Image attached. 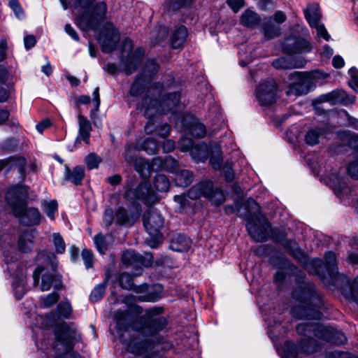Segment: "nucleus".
<instances>
[{"label":"nucleus","mask_w":358,"mask_h":358,"mask_svg":"<svg viewBox=\"0 0 358 358\" xmlns=\"http://www.w3.org/2000/svg\"><path fill=\"white\" fill-rule=\"evenodd\" d=\"M28 196L27 188L22 185L10 187L6 194V202L8 209L20 222L25 225L39 223L41 214L36 208H27L25 200Z\"/></svg>","instance_id":"f257e3e1"},{"label":"nucleus","mask_w":358,"mask_h":358,"mask_svg":"<svg viewBox=\"0 0 358 358\" xmlns=\"http://www.w3.org/2000/svg\"><path fill=\"white\" fill-rule=\"evenodd\" d=\"M106 11L104 2L94 3V0H78L73 10L76 23L83 31L96 30L104 20Z\"/></svg>","instance_id":"f03ea898"},{"label":"nucleus","mask_w":358,"mask_h":358,"mask_svg":"<svg viewBox=\"0 0 358 358\" xmlns=\"http://www.w3.org/2000/svg\"><path fill=\"white\" fill-rule=\"evenodd\" d=\"M179 108H180V94L175 92L169 94L160 104L156 99L148 97L146 94L137 104L136 109L139 113L149 120L145 126V131L147 134H150L153 131V123L151 120L152 117L157 114L165 113L169 111L175 113Z\"/></svg>","instance_id":"7ed1b4c3"},{"label":"nucleus","mask_w":358,"mask_h":358,"mask_svg":"<svg viewBox=\"0 0 358 358\" xmlns=\"http://www.w3.org/2000/svg\"><path fill=\"white\" fill-rule=\"evenodd\" d=\"M293 296L301 303L291 310L294 317L306 320H319L322 317L318 308L322 306V300L313 289L300 288L295 290Z\"/></svg>","instance_id":"20e7f679"},{"label":"nucleus","mask_w":358,"mask_h":358,"mask_svg":"<svg viewBox=\"0 0 358 358\" xmlns=\"http://www.w3.org/2000/svg\"><path fill=\"white\" fill-rule=\"evenodd\" d=\"M36 260L38 263H44V266H38L36 268L33 274L34 285L38 283L40 276L41 275V291L49 290L52 286L58 287L61 284V277L55 273L57 260L55 255L46 251H42L38 254Z\"/></svg>","instance_id":"39448f33"},{"label":"nucleus","mask_w":358,"mask_h":358,"mask_svg":"<svg viewBox=\"0 0 358 358\" xmlns=\"http://www.w3.org/2000/svg\"><path fill=\"white\" fill-rule=\"evenodd\" d=\"M247 210L248 218L246 227L250 236L256 241L264 242L267 240L270 232L275 237L274 231L271 230L268 222L259 213V207L257 202L250 199L248 201Z\"/></svg>","instance_id":"423d86ee"},{"label":"nucleus","mask_w":358,"mask_h":358,"mask_svg":"<svg viewBox=\"0 0 358 358\" xmlns=\"http://www.w3.org/2000/svg\"><path fill=\"white\" fill-rule=\"evenodd\" d=\"M55 348L62 354L57 358H82L80 355L72 350L74 343L80 339V334L74 327L62 324L56 332Z\"/></svg>","instance_id":"0eeeda50"},{"label":"nucleus","mask_w":358,"mask_h":358,"mask_svg":"<svg viewBox=\"0 0 358 358\" xmlns=\"http://www.w3.org/2000/svg\"><path fill=\"white\" fill-rule=\"evenodd\" d=\"M318 71L311 72H294L289 75L291 81L286 92L288 96H300L310 92L313 87L314 79L319 76Z\"/></svg>","instance_id":"6e6552de"},{"label":"nucleus","mask_w":358,"mask_h":358,"mask_svg":"<svg viewBox=\"0 0 358 358\" xmlns=\"http://www.w3.org/2000/svg\"><path fill=\"white\" fill-rule=\"evenodd\" d=\"M187 196L191 199L203 196L215 206H220L225 201L224 192L219 188H213V182L210 180L202 181L193 186L189 190Z\"/></svg>","instance_id":"1a4fd4ad"},{"label":"nucleus","mask_w":358,"mask_h":358,"mask_svg":"<svg viewBox=\"0 0 358 358\" xmlns=\"http://www.w3.org/2000/svg\"><path fill=\"white\" fill-rule=\"evenodd\" d=\"M120 40L118 31L112 24H106L99 34L98 41L104 52H110L116 47Z\"/></svg>","instance_id":"9d476101"},{"label":"nucleus","mask_w":358,"mask_h":358,"mask_svg":"<svg viewBox=\"0 0 358 358\" xmlns=\"http://www.w3.org/2000/svg\"><path fill=\"white\" fill-rule=\"evenodd\" d=\"M277 86L273 80H268L260 84L256 92V96L261 105L268 106L276 100Z\"/></svg>","instance_id":"9b49d317"},{"label":"nucleus","mask_w":358,"mask_h":358,"mask_svg":"<svg viewBox=\"0 0 358 358\" xmlns=\"http://www.w3.org/2000/svg\"><path fill=\"white\" fill-rule=\"evenodd\" d=\"M125 198L127 199H142L145 203H154L157 200L155 194L150 189L146 182L141 183L136 189H129L125 192Z\"/></svg>","instance_id":"f8f14e48"},{"label":"nucleus","mask_w":358,"mask_h":358,"mask_svg":"<svg viewBox=\"0 0 358 358\" xmlns=\"http://www.w3.org/2000/svg\"><path fill=\"white\" fill-rule=\"evenodd\" d=\"M164 219L156 210H150L143 215V224L150 235L157 234L164 225Z\"/></svg>","instance_id":"ddd939ff"},{"label":"nucleus","mask_w":358,"mask_h":358,"mask_svg":"<svg viewBox=\"0 0 358 358\" xmlns=\"http://www.w3.org/2000/svg\"><path fill=\"white\" fill-rule=\"evenodd\" d=\"M309 344L310 342H307L306 343H300V345L297 346L290 342H286L280 348H277V351L282 358H296L297 355L300 352H311L308 348Z\"/></svg>","instance_id":"4468645a"},{"label":"nucleus","mask_w":358,"mask_h":358,"mask_svg":"<svg viewBox=\"0 0 358 358\" xmlns=\"http://www.w3.org/2000/svg\"><path fill=\"white\" fill-rule=\"evenodd\" d=\"M315 334L336 345L343 344L346 341V337L343 333L326 327H318Z\"/></svg>","instance_id":"2eb2a0df"},{"label":"nucleus","mask_w":358,"mask_h":358,"mask_svg":"<svg viewBox=\"0 0 358 358\" xmlns=\"http://www.w3.org/2000/svg\"><path fill=\"white\" fill-rule=\"evenodd\" d=\"M324 101H329L331 104L342 103L348 105L355 101V97L353 95L348 94L345 91L338 90L324 95L322 97Z\"/></svg>","instance_id":"dca6fc26"},{"label":"nucleus","mask_w":358,"mask_h":358,"mask_svg":"<svg viewBox=\"0 0 358 358\" xmlns=\"http://www.w3.org/2000/svg\"><path fill=\"white\" fill-rule=\"evenodd\" d=\"M181 150L189 151L192 157L196 161H203L206 158V145H197L194 146L191 140L181 139Z\"/></svg>","instance_id":"f3484780"},{"label":"nucleus","mask_w":358,"mask_h":358,"mask_svg":"<svg viewBox=\"0 0 358 358\" xmlns=\"http://www.w3.org/2000/svg\"><path fill=\"white\" fill-rule=\"evenodd\" d=\"M272 65L276 69H290L295 68H302L305 65V62L296 60L292 57H283L278 58L273 61Z\"/></svg>","instance_id":"a211bd4d"},{"label":"nucleus","mask_w":358,"mask_h":358,"mask_svg":"<svg viewBox=\"0 0 358 358\" xmlns=\"http://www.w3.org/2000/svg\"><path fill=\"white\" fill-rule=\"evenodd\" d=\"M140 216V210L136 208V212L128 214L122 208H118L115 213V220L119 224L132 225Z\"/></svg>","instance_id":"6ab92c4d"},{"label":"nucleus","mask_w":358,"mask_h":358,"mask_svg":"<svg viewBox=\"0 0 358 358\" xmlns=\"http://www.w3.org/2000/svg\"><path fill=\"white\" fill-rule=\"evenodd\" d=\"M79 133L76 138V142L83 141L86 144L90 143V131L92 126L88 120L83 115H78Z\"/></svg>","instance_id":"aec40b11"},{"label":"nucleus","mask_w":358,"mask_h":358,"mask_svg":"<svg viewBox=\"0 0 358 358\" xmlns=\"http://www.w3.org/2000/svg\"><path fill=\"white\" fill-rule=\"evenodd\" d=\"M304 15L310 26H315L317 23L320 22L322 13L319 4L317 3H310L304 9Z\"/></svg>","instance_id":"412c9836"},{"label":"nucleus","mask_w":358,"mask_h":358,"mask_svg":"<svg viewBox=\"0 0 358 358\" xmlns=\"http://www.w3.org/2000/svg\"><path fill=\"white\" fill-rule=\"evenodd\" d=\"M192 245V241L184 235L178 234L174 236L170 244L171 250L176 252H187Z\"/></svg>","instance_id":"4be33fe9"},{"label":"nucleus","mask_w":358,"mask_h":358,"mask_svg":"<svg viewBox=\"0 0 358 358\" xmlns=\"http://www.w3.org/2000/svg\"><path fill=\"white\" fill-rule=\"evenodd\" d=\"M34 231H26L21 234L18 241V248L22 252H29L33 247Z\"/></svg>","instance_id":"5701e85b"},{"label":"nucleus","mask_w":358,"mask_h":358,"mask_svg":"<svg viewBox=\"0 0 358 358\" xmlns=\"http://www.w3.org/2000/svg\"><path fill=\"white\" fill-rule=\"evenodd\" d=\"M187 36V30L184 26L178 27L171 36V45L173 48H180L182 46Z\"/></svg>","instance_id":"b1692460"},{"label":"nucleus","mask_w":358,"mask_h":358,"mask_svg":"<svg viewBox=\"0 0 358 358\" xmlns=\"http://www.w3.org/2000/svg\"><path fill=\"white\" fill-rule=\"evenodd\" d=\"M120 284L123 289H134L136 292H141L147 289V285H141L136 287L133 284V275L127 273H122L120 275Z\"/></svg>","instance_id":"393cba45"},{"label":"nucleus","mask_w":358,"mask_h":358,"mask_svg":"<svg viewBox=\"0 0 358 358\" xmlns=\"http://www.w3.org/2000/svg\"><path fill=\"white\" fill-rule=\"evenodd\" d=\"M324 264L328 275L331 278H332L338 272L336 255L332 252H327L324 256Z\"/></svg>","instance_id":"a878e982"},{"label":"nucleus","mask_w":358,"mask_h":358,"mask_svg":"<svg viewBox=\"0 0 358 358\" xmlns=\"http://www.w3.org/2000/svg\"><path fill=\"white\" fill-rule=\"evenodd\" d=\"M240 20L244 26L253 27L258 24L260 17L255 12L248 9L243 13Z\"/></svg>","instance_id":"bb28decb"},{"label":"nucleus","mask_w":358,"mask_h":358,"mask_svg":"<svg viewBox=\"0 0 358 358\" xmlns=\"http://www.w3.org/2000/svg\"><path fill=\"white\" fill-rule=\"evenodd\" d=\"M85 176V170L82 166H76L72 171L66 169V178L68 180L73 182L76 185L81 183Z\"/></svg>","instance_id":"cd10ccee"},{"label":"nucleus","mask_w":358,"mask_h":358,"mask_svg":"<svg viewBox=\"0 0 358 358\" xmlns=\"http://www.w3.org/2000/svg\"><path fill=\"white\" fill-rule=\"evenodd\" d=\"M174 180L176 185L186 187L193 180L192 174L187 170H181L175 174Z\"/></svg>","instance_id":"c85d7f7f"},{"label":"nucleus","mask_w":358,"mask_h":358,"mask_svg":"<svg viewBox=\"0 0 358 358\" xmlns=\"http://www.w3.org/2000/svg\"><path fill=\"white\" fill-rule=\"evenodd\" d=\"M110 237L103 236L101 233L96 234L94 238L96 248L101 254H105L109 245Z\"/></svg>","instance_id":"c756f323"},{"label":"nucleus","mask_w":358,"mask_h":358,"mask_svg":"<svg viewBox=\"0 0 358 358\" xmlns=\"http://www.w3.org/2000/svg\"><path fill=\"white\" fill-rule=\"evenodd\" d=\"M154 186L157 191L166 192L170 188V182L164 175L159 174L155 178Z\"/></svg>","instance_id":"7c9ffc66"},{"label":"nucleus","mask_w":358,"mask_h":358,"mask_svg":"<svg viewBox=\"0 0 358 358\" xmlns=\"http://www.w3.org/2000/svg\"><path fill=\"white\" fill-rule=\"evenodd\" d=\"M166 325V320L163 317H157L152 320L146 328H149L152 334L160 331Z\"/></svg>","instance_id":"2f4dec72"},{"label":"nucleus","mask_w":358,"mask_h":358,"mask_svg":"<svg viewBox=\"0 0 358 358\" xmlns=\"http://www.w3.org/2000/svg\"><path fill=\"white\" fill-rule=\"evenodd\" d=\"M51 241L53 244L56 252L59 254H62L65 252L66 244L63 238L59 234L54 233L52 235Z\"/></svg>","instance_id":"473e14b6"},{"label":"nucleus","mask_w":358,"mask_h":358,"mask_svg":"<svg viewBox=\"0 0 358 358\" xmlns=\"http://www.w3.org/2000/svg\"><path fill=\"white\" fill-rule=\"evenodd\" d=\"M57 206L58 205L56 200H51L50 201H45L42 203V208L43 211L51 220L55 219V213L57 210Z\"/></svg>","instance_id":"72a5a7b5"},{"label":"nucleus","mask_w":358,"mask_h":358,"mask_svg":"<svg viewBox=\"0 0 358 358\" xmlns=\"http://www.w3.org/2000/svg\"><path fill=\"white\" fill-rule=\"evenodd\" d=\"M158 148V143L152 138H148L141 145V149L145 150L148 155L155 154Z\"/></svg>","instance_id":"f704fd0d"},{"label":"nucleus","mask_w":358,"mask_h":358,"mask_svg":"<svg viewBox=\"0 0 358 358\" xmlns=\"http://www.w3.org/2000/svg\"><path fill=\"white\" fill-rule=\"evenodd\" d=\"M106 291V282L97 285L92 291L90 299L92 302H96L100 300Z\"/></svg>","instance_id":"c9c22d12"},{"label":"nucleus","mask_w":358,"mask_h":358,"mask_svg":"<svg viewBox=\"0 0 358 358\" xmlns=\"http://www.w3.org/2000/svg\"><path fill=\"white\" fill-rule=\"evenodd\" d=\"M311 50L310 43L303 38H298L294 42L295 52H308Z\"/></svg>","instance_id":"e433bc0d"},{"label":"nucleus","mask_w":358,"mask_h":358,"mask_svg":"<svg viewBox=\"0 0 358 358\" xmlns=\"http://www.w3.org/2000/svg\"><path fill=\"white\" fill-rule=\"evenodd\" d=\"M101 158L95 153H90L85 157V164L88 169H94L99 167Z\"/></svg>","instance_id":"4c0bfd02"},{"label":"nucleus","mask_w":358,"mask_h":358,"mask_svg":"<svg viewBox=\"0 0 358 358\" xmlns=\"http://www.w3.org/2000/svg\"><path fill=\"white\" fill-rule=\"evenodd\" d=\"M189 132L194 137L202 138L206 135V129L203 124L196 122L192 124Z\"/></svg>","instance_id":"58836bf2"},{"label":"nucleus","mask_w":358,"mask_h":358,"mask_svg":"<svg viewBox=\"0 0 358 358\" xmlns=\"http://www.w3.org/2000/svg\"><path fill=\"white\" fill-rule=\"evenodd\" d=\"M58 317L69 318L71 314L72 309L70 303L68 301L60 303L57 307Z\"/></svg>","instance_id":"ea45409f"},{"label":"nucleus","mask_w":358,"mask_h":358,"mask_svg":"<svg viewBox=\"0 0 358 358\" xmlns=\"http://www.w3.org/2000/svg\"><path fill=\"white\" fill-rule=\"evenodd\" d=\"M320 131L317 129H310L305 136V141L309 145H315L319 142Z\"/></svg>","instance_id":"a19ab883"},{"label":"nucleus","mask_w":358,"mask_h":358,"mask_svg":"<svg viewBox=\"0 0 358 358\" xmlns=\"http://www.w3.org/2000/svg\"><path fill=\"white\" fill-rule=\"evenodd\" d=\"M350 80L348 84L355 92H358V70L352 67L348 71Z\"/></svg>","instance_id":"79ce46f5"},{"label":"nucleus","mask_w":358,"mask_h":358,"mask_svg":"<svg viewBox=\"0 0 358 358\" xmlns=\"http://www.w3.org/2000/svg\"><path fill=\"white\" fill-rule=\"evenodd\" d=\"M280 27L268 22L264 24V35L268 38H273L280 34Z\"/></svg>","instance_id":"37998d69"},{"label":"nucleus","mask_w":358,"mask_h":358,"mask_svg":"<svg viewBox=\"0 0 358 358\" xmlns=\"http://www.w3.org/2000/svg\"><path fill=\"white\" fill-rule=\"evenodd\" d=\"M127 313L125 312H117L114 316V319L116 321V326L119 330H123L126 329Z\"/></svg>","instance_id":"c03bdc74"},{"label":"nucleus","mask_w":358,"mask_h":358,"mask_svg":"<svg viewBox=\"0 0 358 358\" xmlns=\"http://www.w3.org/2000/svg\"><path fill=\"white\" fill-rule=\"evenodd\" d=\"M146 343L145 342L136 343L132 341L127 347V350L133 354L141 355L143 352Z\"/></svg>","instance_id":"a18cd8bd"},{"label":"nucleus","mask_w":358,"mask_h":358,"mask_svg":"<svg viewBox=\"0 0 358 358\" xmlns=\"http://www.w3.org/2000/svg\"><path fill=\"white\" fill-rule=\"evenodd\" d=\"M59 299V296L57 293L52 292L48 294L46 297L41 299V305L44 308H49L52 306Z\"/></svg>","instance_id":"49530a36"},{"label":"nucleus","mask_w":358,"mask_h":358,"mask_svg":"<svg viewBox=\"0 0 358 358\" xmlns=\"http://www.w3.org/2000/svg\"><path fill=\"white\" fill-rule=\"evenodd\" d=\"M135 169L141 175H145V171L149 172L150 165L147 162L140 159H136L134 163Z\"/></svg>","instance_id":"de8ad7c7"},{"label":"nucleus","mask_w":358,"mask_h":358,"mask_svg":"<svg viewBox=\"0 0 358 358\" xmlns=\"http://www.w3.org/2000/svg\"><path fill=\"white\" fill-rule=\"evenodd\" d=\"M312 28H315L317 30V36L323 38L325 41H328L330 39V35L327 31L323 24L319 22L315 26H310Z\"/></svg>","instance_id":"09e8293b"},{"label":"nucleus","mask_w":358,"mask_h":358,"mask_svg":"<svg viewBox=\"0 0 358 358\" xmlns=\"http://www.w3.org/2000/svg\"><path fill=\"white\" fill-rule=\"evenodd\" d=\"M346 296L358 301V276L352 282L350 286V291L346 294Z\"/></svg>","instance_id":"8fccbe9b"},{"label":"nucleus","mask_w":358,"mask_h":358,"mask_svg":"<svg viewBox=\"0 0 358 358\" xmlns=\"http://www.w3.org/2000/svg\"><path fill=\"white\" fill-rule=\"evenodd\" d=\"M82 257L86 268H91L93 265V256L92 252L87 249H83L82 251Z\"/></svg>","instance_id":"3c124183"},{"label":"nucleus","mask_w":358,"mask_h":358,"mask_svg":"<svg viewBox=\"0 0 358 358\" xmlns=\"http://www.w3.org/2000/svg\"><path fill=\"white\" fill-rule=\"evenodd\" d=\"M143 86L140 83L139 78L136 79L130 89V94L133 96H137L143 92Z\"/></svg>","instance_id":"603ef678"},{"label":"nucleus","mask_w":358,"mask_h":358,"mask_svg":"<svg viewBox=\"0 0 358 358\" xmlns=\"http://www.w3.org/2000/svg\"><path fill=\"white\" fill-rule=\"evenodd\" d=\"M222 162V153L220 150H217V154L212 156L210 159V164L214 169H220Z\"/></svg>","instance_id":"864d4df0"},{"label":"nucleus","mask_w":358,"mask_h":358,"mask_svg":"<svg viewBox=\"0 0 358 358\" xmlns=\"http://www.w3.org/2000/svg\"><path fill=\"white\" fill-rule=\"evenodd\" d=\"M137 259V257L134 251H127L122 255V262L125 264H133Z\"/></svg>","instance_id":"5fc2aeb1"},{"label":"nucleus","mask_w":358,"mask_h":358,"mask_svg":"<svg viewBox=\"0 0 358 358\" xmlns=\"http://www.w3.org/2000/svg\"><path fill=\"white\" fill-rule=\"evenodd\" d=\"M9 6L18 18H21L23 16L22 10L17 0H10L9 1Z\"/></svg>","instance_id":"6e6d98bb"},{"label":"nucleus","mask_w":358,"mask_h":358,"mask_svg":"<svg viewBox=\"0 0 358 358\" xmlns=\"http://www.w3.org/2000/svg\"><path fill=\"white\" fill-rule=\"evenodd\" d=\"M229 6L237 13L244 5V0H227Z\"/></svg>","instance_id":"4d7b16f0"},{"label":"nucleus","mask_w":358,"mask_h":358,"mask_svg":"<svg viewBox=\"0 0 358 358\" xmlns=\"http://www.w3.org/2000/svg\"><path fill=\"white\" fill-rule=\"evenodd\" d=\"M170 130L169 125L165 124L158 127L156 129V132L158 136L164 138L169 134Z\"/></svg>","instance_id":"13d9d810"},{"label":"nucleus","mask_w":358,"mask_h":358,"mask_svg":"<svg viewBox=\"0 0 358 358\" xmlns=\"http://www.w3.org/2000/svg\"><path fill=\"white\" fill-rule=\"evenodd\" d=\"M114 220V214L112 209H106L103 214V221L107 226H110Z\"/></svg>","instance_id":"bf43d9fd"},{"label":"nucleus","mask_w":358,"mask_h":358,"mask_svg":"<svg viewBox=\"0 0 358 358\" xmlns=\"http://www.w3.org/2000/svg\"><path fill=\"white\" fill-rule=\"evenodd\" d=\"M348 174L352 178H358V162H352L348 167Z\"/></svg>","instance_id":"052dcab7"},{"label":"nucleus","mask_w":358,"mask_h":358,"mask_svg":"<svg viewBox=\"0 0 358 358\" xmlns=\"http://www.w3.org/2000/svg\"><path fill=\"white\" fill-rule=\"evenodd\" d=\"M24 46L27 49H30L36 44V38L32 35H29L24 38Z\"/></svg>","instance_id":"680f3d73"},{"label":"nucleus","mask_w":358,"mask_h":358,"mask_svg":"<svg viewBox=\"0 0 358 358\" xmlns=\"http://www.w3.org/2000/svg\"><path fill=\"white\" fill-rule=\"evenodd\" d=\"M26 160L23 157H19L15 159V166L17 168V171L22 174L24 171Z\"/></svg>","instance_id":"e2e57ef3"},{"label":"nucleus","mask_w":358,"mask_h":358,"mask_svg":"<svg viewBox=\"0 0 358 358\" xmlns=\"http://www.w3.org/2000/svg\"><path fill=\"white\" fill-rule=\"evenodd\" d=\"M137 66V62H130L129 63L125 64L124 66V71L127 75H129L132 73L136 69Z\"/></svg>","instance_id":"0e129e2a"},{"label":"nucleus","mask_w":358,"mask_h":358,"mask_svg":"<svg viewBox=\"0 0 358 358\" xmlns=\"http://www.w3.org/2000/svg\"><path fill=\"white\" fill-rule=\"evenodd\" d=\"M64 30L73 40L78 41L79 37L77 34L76 30L71 26V24H67L65 25Z\"/></svg>","instance_id":"69168bd1"},{"label":"nucleus","mask_w":358,"mask_h":358,"mask_svg":"<svg viewBox=\"0 0 358 358\" xmlns=\"http://www.w3.org/2000/svg\"><path fill=\"white\" fill-rule=\"evenodd\" d=\"M195 0H172L173 6L176 8H179L191 4Z\"/></svg>","instance_id":"338daca9"},{"label":"nucleus","mask_w":358,"mask_h":358,"mask_svg":"<svg viewBox=\"0 0 358 358\" xmlns=\"http://www.w3.org/2000/svg\"><path fill=\"white\" fill-rule=\"evenodd\" d=\"M175 148L174 142L171 140H165L162 143V148L164 152H169Z\"/></svg>","instance_id":"774afa93"}]
</instances>
